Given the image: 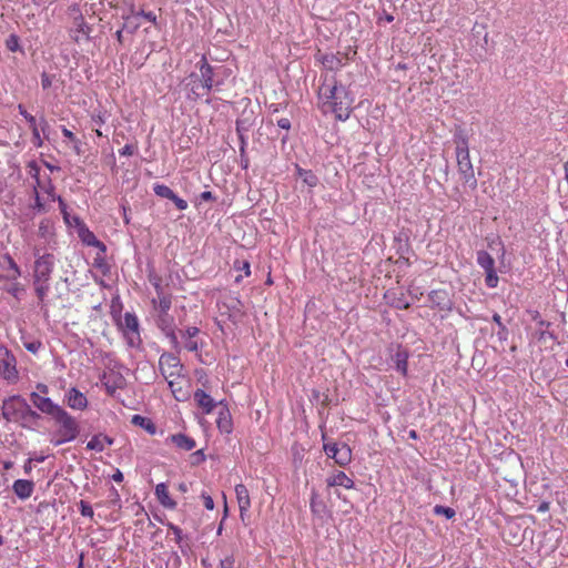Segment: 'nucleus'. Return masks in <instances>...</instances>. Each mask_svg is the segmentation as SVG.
Here are the masks:
<instances>
[{"label": "nucleus", "mask_w": 568, "mask_h": 568, "mask_svg": "<svg viewBox=\"0 0 568 568\" xmlns=\"http://www.w3.org/2000/svg\"><path fill=\"white\" fill-rule=\"evenodd\" d=\"M55 266V257L51 253L38 256L33 264L32 283L38 304L47 307V297L50 292V280Z\"/></svg>", "instance_id": "nucleus-2"}, {"label": "nucleus", "mask_w": 568, "mask_h": 568, "mask_svg": "<svg viewBox=\"0 0 568 568\" xmlns=\"http://www.w3.org/2000/svg\"><path fill=\"white\" fill-rule=\"evenodd\" d=\"M0 376L9 384H14L19 379L17 359L3 344H0Z\"/></svg>", "instance_id": "nucleus-9"}, {"label": "nucleus", "mask_w": 568, "mask_h": 568, "mask_svg": "<svg viewBox=\"0 0 568 568\" xmlns=\"http://www.w3.org/2000/svg\"><path fill=\"white\" fill-rule=\"evenodd\" d=\"M216 424L220 432L225 434H230L232 432V418L227 408L220 409Z\"/></svg>", "instance_id": "nucleus-27"}, {"label": "nucleus", "mask_w": 568, "mask_h": 568, "mask_svg": "<svg viewBox=\"0 0 568 568\" xmlns=\"http://www.w3.org/2000/svg\"><path fill=\"white\" fill-rule=\"evenodd\" d=\"M43 164H44V166H45L50 172H59V171H60V166L54 165V164H51L50 162L43 161Z\"/></svg>", "instance_id": "nucleus-63"}, {"label": "nucleus", "mask_w": 568, "mask_h": 568, "mask_svg": "<svg viewBox=\"0 0 568 568\" xmlns=\"http://www.w3.org/2000/svg\"><path fill=\"white\" fill-rule=\"evenodd\" d=\"M321 62L328 70H336L342 67V60L335 54L322 55Z\"/></svg>", "instance_id": "nucleus-36"}, {"label": "nucleus", "mask_w": 568, "mask_h": 568, "mask_svg": "<svg viewBox=\"0 0 568 568\" xmlns=\"http://www.w3.org/2000/svg\"><path fill=\"white\" fill-rule=\"evenodd\" d=\"M153 191L158 196L168 199V200H170L174 193L168 185H164V184H154Z\"/></svg>", "instance_id": "nucleus-38"}, {"label": "nucleus", "mask_w": 568, "mask_h": 568, "mask_svg": "<svg viewBox=\"0 0 568 568\" xmlns=\"http://www.w3.org/2000/svg\"><path fill=\"white\" fill-rule=\"evenodd\" d=\"M71 38L78 43L89 40L90 27L87 24L82 16L74 19V26L71 29Z\"/></svg>", "instance_id": "nucleus-17"}, {"label": "nucleus", "mask_w": 568, "mask_h": 568, "mask_svg": "<svg viewBox=\"0 0 568 568\" xmlns=\"http://www.w3.org/2000/svg\"><path fill=\"white\" fill-rule=\"evenodd\" d=\"M485 283L489 288H495L498 285L499 278L496 270L485 272Z\"/></svg>", "instance_id": "nucleus-39"}, {"label": "nucleus", "mask_w": 568, "mask_h": 568, "mask_svg": "<svg viewBox=\"0 0 568 568\" xmlns=\"http://www.w3.org/2000/svg\"><path fill=\"white\" fill-rule=\"evenodd\" d=\"M30 399L36 408H38L41 413L51 416L52 418L63 409L51 398L41 396L38 392H32L30 394Z\"/></svg>", "instance_id": "nucleus-12"}, {"label": "nucleus", "mask_w": 568, "mask_h": 568, "mask_svg": "<svg viewBox=\"0 0 568 568\" xmlns=\"http://www.w3.org/2000/svg\"><path fill=\"white\" fill-rule=\"evenodd\" d=\"M455 143L457 165L460 179L469 187L475 189L477 186V180L469 156L468 141L463 133H458L455 135Z\"/></svg>", "instance_id": "nucleus-4"}, {"label": "nucleus", "mask_w": 568, "mask_h": 568, "mask_svg": "<svg viewBox=\"0 0 568 568\" xmlns=\"http://www.w3.org/2000/svg\"><path fill=\"white\" fill-rule=\"evenodd\" d=\"M65 400L70 408L84 410L88 407V399L85 395L78 388L72 387L65 394Z\"/></svg>", "instance_id": "nucleus-14"}, {"label": "nucleus", "mask_w": 568, "mask_h": 568, "mask_svg": "<svg viewBox=\"0 0 568 568\" xmlns=\"http://www.w3.org/2000/svg\"><path fill=\"white\" fill-rule=\"evenodd\" d=\"M199 71L200 74H191V78H199V81L191 87V92L196 98L206 95L215 85L220 84V82L214 81V70L205 57H202L199 62Z\"/></svg>", "instance_id": "nucleus-7"}, {"label": "nucleus", "mask_w": 568, "mask_h": 568, "mask_svg": "<svg viewBox=\"0 0 568 568\" xmlns=\"http://www.w3.org/2000/svg\"><path fill=\"white\" fill-rule=\"evenodd\" d=\"M192 458L194 459V464H199L205 460V455L202 449H199L192 454Z\"/></svg>", "instance_id": "nucleus-54"}, {"label": "nucleus", "mask_w": 568, "mask_h": 568, "mask_svg": "<svg viewBox=\"0 0 568 568\" xmlns=\"http://www.w3.org/2000/svg\"><path fill=\"white\" fill-rule=\"evenodd\" d=\"M166 526L174 534L175 541L180 544L182 540V529L172 523H168Z\"/></svg>", "instance_id": "nucleus-49"}, {"label": "nucleus", "mask_w": 568, "mask_h": 568, "mask_svg": "<svg viewBox=\"0 0 568 568\" xmlns=\"http://www.w3.org/2000/svg\"><path fill=\"white\" fill-rule=\"evenodd\" d=\"M297 174L302 179L303 183L310 187H315L318 183L317 176L311 170L297 168Z\"/></svg>", "instance_id": "nucleus-34"}, {"label": "nucleus", "mask_w": 568, "mask_h": 568, "mask_svg": "<svg viewBox=\"0 0 568 568\" xmlns=\"http://www.w3.org/2000/svg\"><path fill=\"white\" fill-rule=\"evenodd\" d=\"M323 112H333L339 121H346L353 110L354 99L349 91L335 80L324 81L318 90Z\"/></svg>", "instance_id": "nucleus-1"}, {"label": "nucleus", "mask_w": 568, "mask_h": 568, "mask_svg": "<svg viewBox=\"0 0 568 568\" xmlns=\"http://www.w3.org/2000/svg\"><path fill=\"white\" fill-rule=\"evenodd\" d=\"M79 509H80V514L83 516V517H88V518H93L94 516V511L91 507V505L85 501V500H80L79 503Z\"/></svg>", "instance_id": "nucleus-42"}, {"label": "nucleus", "mask_w": 568, "mask_h": 568, "mask_svg": "<svg viewBox=\"0 0 568 568\" xmlns=\"http://www.w3.org/2000/svg\"><path fill=\"white\" fill-rule=\"evenodd\" d=\"M59 428L52 435L50 443L54 446H60L64 443L74 440L79 433L80 426L77 419L71 416L65 409H62L57 416L53 417Z\"/></svg>", "instance_id": "nucleus-5"}, {"label": "nucleus", "mask_w": 568, "mask_h": 568, "mask_svg": "<svg viewBox=\"0 0 568 568\" xmlns=\"http://www.w3.org/2000/svg\"><path fill=\"white\" fill-rule=\"evenodd\" d=\"M170 440L172 444H174L179 449L190 452L193 448H195L196 443L195 440L182 433L174 434L170 436Z\"/></svg>", "instance_id": "nucleus-25"}, {"label": "nucleus", "mask_w": 568, "mask_h": 568, "mask_svg": "<svg viewBox=\"0 0 568 568\" xmlns=\"http://www.w3.org/2000/svg\"><path fill=\"white\" fill-rule=\"evenodd\" d=\"M165 381L176 400L181 402L189 398V379L185 375L178 377V379L166 378Z\"/></svg>", "instance_id": "nucleus-13"}, {"label": "nucleus", "mask_w": 568, "mask_h": 568, "mask_svg": "<svg viewBox=\"0 0 568 568\" xmlns=\"http://www.w3.org/2000/svg\"><path fill=\"white\" fill-rule=\"evenodd\" d=\"M310 507L312 514L318 518H324L327 515V508L325 503L318 499L316 494L312 495Z\"/></svg>", "instance_id": "nucleus-29"}, {"label": "nucleus", "mask_w": 568, "mask_h": 568, "mask_svg": "<svg viewBox=\"0 0 568 568\" xmlns=\"http://www.w3.org/2000/svg\"><path fill=\"white\" fill-rule=\"evenodd\" d=\"M6 47L11 52L19 51L21 49L19 37L16 34H10L6 40Z\"/></svg>", "instance_id": "nucleus-40"}, {"label": "nucleus", "mask_w": 568, "mask_h": 568, "mask_svg": "<svg viewBox=\"0 0 568 568\" xmlns=\"http://www.w3.org/2000/svg\"><path fill=\"white\" fill-rule=\"evenodd\" d=\"M132 424L135 426H140L144 428L150 434H155V425L151 422V419L143 417L141 415H133Z\"/></svg>", "instance_id": "nucleus-33"}, {"label": "nucleus", "mask_w": 568, "mask_h": 568, "mask_svg": "<svg viewBox=\"0 0 568 568\" xmlns=\"http://www.w3.org/2000/svg\"><path fill=\"white\" fill-rule=\"evenodd\" d=\"M53 77L48 74L47 72H43L41 74V87L43 90L49 89L52 85Z\"/></svg>", "instance_id": "nucleus-50"}, {"label": "nucleus", "mask_w": 568, "mask_h": 568, "mask_svg": "<svg viewBox=\"0 0 568 568\" xmlns=\"http://www.w3.org/2000/svg\"><path fill=\"white\" fill-rule=\"evenodd\" d=\"M170 201H172L180 211H184L189 206L187 202L182 197L178 196L176 193H173V196H171Z\"/></svg>", "instance_id": "nucleus-48"}, {"label": "nucleus", "mask_w": 568, "mask_h": 568, "mask_svg": "<svg viewBox=\"0 0 568 568\" xmlns=\"http://www.w3.org/2000/svg\"><path fill=\"white\" fill-rule=\"evenodd\" d=\"M101 383L109 395H114L124 385V378L120 373L103 374Z\"/></svg>", "instance_id": "nucleus-16"}, {"label": "nucleus", "mask_w": 568, "mask_h": 568, "mask_svg": "<svg viewBox=\"0 0 568 568\" xmlns=\"http://www.w3.org/2000/svg\"><path fill=\"white\" fill-rule=\"evenodd\" d=\"M200 199H201L202 201L207 202V201H212V200H214V195H213V193H212L211 191H204V192H202V193L200 194Z\"/></svg>", "instance_id": "nucleus-60"}, {"label": "nucleus", "mask_w": 568, "mask_h": 568, "mask_svg": "<svg viewBox=\"0 0 568 568\" xmlns=\"http://www.w3.org/2000/svg\"><path fill=\"white\" fill-rule=\"evenodd\" d=\"M393 361L395 363L396 371L399 372L403 376H406L408 367V353L402 347H398L393 357Z\"/></svg>", "instance_id": "nucleus-26"}, {"label": "nucleus", "mask_w": 568, "mask_h": 568, "mask_svg": "<svg viewBox=\"0 0 568 568\" xmlns=\"http://www.w3.org/2000/svg\"><path fill=\"white\" fill-rule=\"evenodd\" d=\"M221 568H233L234 566V558L232 556L226 557L221 560L220 562Z\"/></svg>", "instance_id": "nucleus-55"}, {"label": "nucleus", "mask_w": 568, "mask_h": 568, "mask_svg": "<svg viewBox=\"0 0 568 568\" xmlns=\"http://www.w3.org/2000/svg\"><path fill=\"white\" fill-rule=\"evenodd\" d=\"M155 496L159 503L169 509H174L176 507V503L171 498L168 486L164 483H160L155 486Z\"/></svg>", "instance_id": "nucleus-24"}, {"label": "nucleus", "mask_w": 568, "mask_h": 568, "mask_svg": "<svg viewBox=\"0 0 568 568\" xmlns=\"http://www.w3.org/2000/svg\"><path fill=\"white\" fill-rule=\"evenodd\" d=\"M140 16L145 18L146 20H149L152 23H156V14L154 12H152V11L145 12V11L142 10V11L138 12L134 16V18L140 17Z\"/></svg>", "instance_id": "nucleus-52"}, {"label": "nucleus", "mask_w": 568, "mask_h": 568, "mask_svg": "<svg viewBox=\"0 0 568 568\" xmlns=\"http://www.w3.org/2000/svg\"><path fill=\"white\" fill-rule=\"evenodd\" d=\"M390 304L398 310H406L410 305V303L404 296L394 297L390 301Z\"/></svg>", "instance_id": "nucleus-47"}, {"label": "nucleus", "mask_w": 568, "mask_h": 568, "mask_svg": "<svg viewBox=\"0 0 568 568\" xmlns=\"http://www.w3.org/2000/svg\"><path fill=\"white\" fill-rule=\"evenodd\" d=\"M112 480L115 483H122L123 481V474L120 469H116L115 473L112 475Z\"/></svg>", "instance_id": "nucleus-61"}, {"label": "nucleus", "mask_w": 568, "mask_h": 568, "mask_svg": "<svg viewBox=\"0 0 568 568\" xmlns=\"http://www.w3.org/2000/svg\"><path fill=\"white\" fill-rule=\"evenodd\" d=\"M28 174L34 180L33 190L34 192H39L41 190L48 196L55 201L54 185L49 175H41V169L36 161H31L27 165Z\"/></svg>", "instance_id": "nucleus-10"}, {"label": "nucleus", "mask_w": 568, "mask_h": 568, "mask_svg": "<svg viewBox=\"0 0 568 568\" xmlns=\"http://www.w3.org/2000/svg\"><path fill=\"white\" fill-rule=\"evenodd\" d=\"M2 260L7 264L3 268H7L9 272H13V276H4V278L8 281L18 280L21 276V270L14 260L9 254L3 255Z\"/></svg>", "instance_id": "nucleus-32"}, {"label": "nucleus", "mask_w": 568, "mask_h": 568, "mask_svg": "<svg viewBox=\"0 0 568 568\" xmlns=\"http://www.w3.org/2000/svg\"><path fill=\"white\" fill-rule=\"evenodd\" d=\"M62 134L64 138L69 139L72 142L77 141L75 135L65 126L62 128Z\"/></svg>", "instance_id": "nucleus-59"}, {"label": "nucleus", "mask_w": 568, "mask_h": 568, "mask_svg": "<svg viewBox=\"0 0 568 568\" xmlns=\"http://www.w3.org/2000/svg\"><path fill=\"white\" fill-rule=\"evenodd\" d=\"M55 201H58V203H59V207H60L61 214L63 215L65 223L71 224L70 215L68 213V206H67L65 202L63 201V199L60 195H57V194H55Z\"/></svg>", "instance_id": "nucleus-46"}, {"label": "nucleus", "mask_w": 568, "mask_h": 568, "mask_svg": "<svg viewBox=\"0 0 568 568\" xmlns=\"http://www.w3.org/2000/svg\"><path fill=\"white\" fill-rule=\"evenodd\" d=\"M114 439L105 434H97L94 435L87 444V449L94 450L98 453H102L105 447L112 446Z\"/></svg>", "instance_id": "nucleus-22"}, {"label": "nucleus", "mask_w": 568, "mask_h": 568, "mask_svg": "<svg viewBox=\"0 0 568 568\" xmlns=\"http://www.w3.org/2000/svg\"><path fill=\"white\" fill-rule=\"evenodd\" d=\"M200 329L196 326H189L181 331V338L184 341V347L189 352H197L202 344L197 341Z\"/></svg>", "instance_id": "nucleus-15"}, {"label": "nucleus", "mask_w": 568, "mask_h": 568, "mask_svg": "<svg viewBox=\"0 0 568 568\" xmlns=\"http://www.w3.org/2000/svg\"><path fill=\"white\" fill-rule=\"evenodd\" d=\"M477 264L486 272L495 270V260L494 257L486 251L480 250L476 254Z\"/></svg>", "instance_id": "nucleus-28"}, {"label": "nucleus", "mask_w": 568, "mask_h": 568, "mask_svg": "<svg viewBox=\"0 0 568 568\" xmlns=\"http://www.w3.org/2000/svg\"><path fill=\"white\" fill-rule=\"evenodd\" d=\"M116 325L128 344L132 348H138L142 344L140 334V324L134 313L126 312L123 317L116 320Z\"/></svg>", "instance_id": "nucleus-8"}, {"label": "nucleus", "mask_w": 568, "mask_h": 568, "mask_svg": "<svg viewBox=\"0 0 568 568\" xmlns=\"http://www.w3.org/2000/svg\"><path fill=\"white\" fill-rule=\"evenodd\" d=\"M12 490L20 499H28L34 490V484L28 479H17L12 485Z\"/></svg>", "instance_id": "nucleus-23"}, {"label": "nucleus", "mask_w": 568, "mask_h": 568, "mask_svg": "<svg viewBox=\"0 0 568 568\" xmlns=\"http://www.w3.org/2000/svg\"><path fill=\"white\" fill-rule=\"evenodd\" d=\"M73 222L79 225V237L83 243L89 246L102 247L105 248L104 245L97 239V236L84 225L81 224V221L78 216L73 217Z\"/></svg>", "instance_id": "nucleus-19"}, {"label": "nucleus", "mask_w": 568, "mask_h": 568, "mask_svg": "<svg viewBox=\"0 0 568 568\" xmlns=\"http://www.w3.org/2000/svg\"><path fill=\"white\" fill-rule=\"evenodd\" d=\"M122 156H131L134 153V146L132 144H125L120 151Z\"/></svg>", "instance_id": "nucleus-53"}, {"label": "nucleus", "mask_w": 568, "mask_h": 568, "mask_svg": "<svg viewBox=\"0 0 568 568\" xmlns=\"http://www.w3.org/2000/svg\"><path fill=\"white\" fill-rule=\"evenodd\" d=\"M10 282L11 283L6 287V292L9 293L14 298L20 300L26 292L24 286L21 283H19L18 280Z\"/></svg>", "instance_id": "nucleus-37"}, {"label": "nucleus", "mask_w": 568, "mask_h": 568, "mask_svg": "<svg viewBox=\"0 0 568 568\" xmlns=\"http://www.w3.org/2000/svg\"><path fill=\"white\" fill-rule=\"evenodd\" d=\"M434 513L436 515H444L447 519L453 518L456 514L453 508L440 506V505L435 506Z\"/></svg>", "instance_id": "nucleus-44"}, {"label": "nucleus", "mask_w": 568, "mask_h": 568, "mask_svg": "<svg viewBox=\"0 0 568 568\" xmlns=\"http://www.w3.org/2000/svg\"><path fill=\"white\" fill-rule=\"evenodd\" d=\"M277 125H278L281 129L290 130V128H291V121H290L287 118H282V119L277 120Z\"/></svg>", "instance_id": "nucleus-57"}, {"label": "nucleus", "mask_w": 568, "mask_h": 568, "mask_svg": "<svg viewBox=\"0 0 568 568\" xmlns=\"http://www.w3.org/2000/svg\"><path fill=\"white\" fill-rule=\"evenodd\" d=\"M2 416L8 422H19L27 417H39L37 412L32 410L27 400L19 395L11 396L3 400Z\"/></svg>", "instance_id": "nucleus-6"}, {"label": "nucleus", "mask_w": 568, "mask_h": 568, "mask_svg": "<svg viewBox=\"0 0 568 568\" xmlns=\"http://www.w3.org/2000/svg\"><path fill=\"white\" fill-rule=\"evenodd\" d=\"M18 110L19 113L27 120L30 128H33L39 124L37 119L32 114H30L22 104L18 105Z\"/></svg>", "instance_id": "nucleus-43"}, {"label": "nucleus", "mask_w": 568, "mask_h": 568, "mask_svg": "<svg viewBox=\"0 0 568 568\" xmlns=\"http://www.w3.org/2000/svg\"><path fill=\"white\" fill-rule=\"evenodd\" d=\"M23 346L28 352L37 354L42 348V343L39 339L24 341Z\"/></svg>", "instance_id": "nucleus-41"}, {"label": "nucleus", "mask_w": 568, "mask_h": 568, "mask_svg": "<svg viewBox=\"0 0 568 568\" xmlns=\"http://www.w3.org/2000/svg\"><path fill=\"white\" fill-rule=\"evenodd\" d=\"M235 495H236V500L239 504L240 517L243 520L244 516L246 515V513L248 511V509L251 507V498H250V494H248L246 486L243 484L236 485L235 486Z\"/></svg>", "instance_id": "nucleus-18"}, {"label": "nucleus", "mask_w": 568, "mask_h": 568, "mask_svg": "<svg viewBox=\"0 0 568 568\" xmlns=\"http://www.w3.org/2000/svg\"><path fill=\"white\" fill-rule=\"evenodd\" d=\"M159 368L162 376L166 378H175L180 376H184L183 374V365L181 364L180 358L172 353H163L159 358Z\"/></svg>", "instance_id": "nucleus-11"}, {"label": "nucleus", "mask_w": 568, "mask_h": 568, "mask_svg": "<svg viewBox=\"0 0 568 568\" xmlns=\"http://www.w3.org/2000/svg\"><path fill=\"white\" fill-rule=\"evenodd\" d=\"M201 497L203 499L204 507L209 510H213L214 509L213 498L210 495H207L206 493H202Z\"/></svg>", "instance_id": "nucleus-51"}, {"label": "nucleus", "mask_w": 568, "mask_h": 568, "mask_svg": "<svg viewBox=\"0 0 568 568\" xmlns=\"http://www.w3.org/2000/svg\"><path fill=\"white\" fill-rule=\"evenodd\" d=\"M154 310V321L156 327L169 338L172 347L175 351L180 349V343L175 332V321L170 314L172 305L170 295H160L159 298L152 300Z\"/></svg>", "instance_id": "nucleus-3"}, {"label": "nucleus", "mask_w": 568, "mask_h": 568, "mask_svg": "<svg viewBox=\"0 0 568 568\" xmlns=\"http://www.w3.org/2000/svg\"><path fill=\"white\" fill-rule=\"evenodd\" d=\"M334 460L339 466H346L351 463L352 449L347 444H341V447H338L337 456L335 457Z\"/></svg>", "instance_id": "nucleus-31"}, {"label": "nucleus", "mask_w": 568, "mask_h": 568, "mask_svg": "<svg viewBox=\"0 0 568 568\" xmlns=\"http://www.w3.org/2000/svg\"><path fill=\"white\" fill-rule=\"evenodd\" d=\"M39 126H41L42 130H44L48 126V122H47V120L44 118L40 119L38 125H36L33 128H30L31 131H32V143L37 148H41L43 145V140H42V138L40 135Z\"/></svg>", "instance_id": "nucleus-35"}, {"label": "nucleus", "mask_w": 568, "mask_h": 568, "mask_svg": "<svg viewBox=\"0 0 568 568\" xmlns=\"http://www.w3.org/2000/svg\"><path fill=\"white\" fill-rule=\"evenodd\" d=\"M240 268L244 271L245 276H250V274H251V266H250V263L247 261H243L242 262V266Z\"/></svg>", "instance_id": "nucleus-62"}, {"label": "nucleus", "mask_w": 568, "mask_h": 568, "mask_svg": "<svg viewBox=\"0 0 568 568\" xmlns=\"http://www.w3.org/2000/svg\"><path fill=\"white\" fill-rule=\"evenodd\" d=\"M194 400L202 409L203 414H211L216 406V403L211 395L200 388L194 393Z\"/></svg>", "instance_id": "nucleus-21"}, {"label": "nucleus", "mask_w": 568, "mask_h": 568, "mask_svg": "<svg viewBox=\"0 0 568 568\" xmlns=\"http://www.w3.org/2000/svg\"><path fill=\"white\" fill-rule=\"evenodd\" d=\"M33 207L37 209L38 211L44 210V204L41 201L39 192H34V206Z\"/></svg>", "instance_id": "nucleus-56"}, {"label": "nucleus", "mask_w": 568, "mask_h": 568, "mask_svg": "<svg viewBox=\"0 0 568 568\" xmlns=\"http://www.w3.org/2000/svg\"><path fill=\"white\" fill-rule=\"evenodd\" d=\"M37 390L39 392V394H47L49 392V388L45 384H42V383H39L37 384Z\"/></svg>", "instance_id": "nucleus-64"}, {"label": "nucleus", "mask_w": 568, "mask_h": 568, "mask_svg": "<svg viewBox=\"0 0 568 568\" xmlns=\"http://www.w3.org/2000/svg\"><path fill=\"white\" fill-rule=\"evenodd\" d=\"M54 234L53 223L49 219H43L39 223L38 235L44 241H50Z\"/></svg>", "instance_id": "nucleus-30"}, {"label": "nucleus", "mask_w": 568, "mask_h": 568, "mask_svg": "<svg viewBox=\"0 0 568 568\" xmlns=\"http://www.w3.org/2000/svg\"><path fill=\"white\" fill-rule=\"evenodd\" d=\"M326 484L328 487H344L346 489H352L355 486L354 480L348 477L344 471L338 470L326 478Z\"/></svg>", "instance_id": "nucleus-20"}, {"label": "nucleus", "mask_w": 568, "mask_h": 568, "mask_svg": "<svg viewBox=\"0 0 568 568\" xmlns=\"http://www.w3.org/2000/svg\"><path fill=\"white\" fill-rule=\"evenodd\" d=\"M338 447H341V444H336V443L324 444V452L329 458L335 459V457L337 456Z\"/></svg>", "instance_id": "nucleus-45"}, {"label": "nucleus", "mask_w": 568, "mask_h": 568, "mask_svg": "<svg viewBox=\"0 0 568 568\" xmlns=\"http://www.w3.org/2000/svg\"><path fill=\"white\" fill-rule=\"evenodd\" d=\"M493 321L498 325V327L501 329V332H506V326L501 322V317L498 313H495L493 315Z\"/></svg>", "instance_id": "nucleus-58"}]
</instances>
